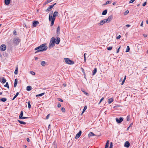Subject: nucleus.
<instances>
[{
  "label": "nucleus",
  "instance_id": "f257e3e1",
  "mask_svg": "<svg viewBox=\"0 0 148 148\" xmlns=\"http://www.w3.org/2000/svg\"><path fill=\"white\" fill-rule=\"evenodd\" d=\"M46 45V44H43L35 48V50H36L35 53H37L39 52L46 51L47 49V47Z\"/></svg>",
  "mask_w": 148,
  "mask_h": 148
},
{
  "label": "nucleus",
  "instance_id": "f03ea898",
  "mask_svg": "<svg viewBox=\"0 0 148 148\" xmlns=\"http://www.w3.org/2000/svg\"><path fill=\"white\" fill-rule=\"evenodd\" d=\"M21 41V39L18 38H16L13 39V42L14 45H17Z\"/></svg>",
  "mask_w": 148,
  "mask_h": 148
},
{
  "label": "nucleus",
  "instance_id": "7ed1b4c3",
  "mask_svg": "<svg viewBox=\"0 0 148 148\" xmlns=\"http://www.w3.org/2000/svg\"><path fill=\"white\" fill-rule=\"evenodd\" d=\"M56 39L54 37H52L50 43L49 45V48L50 47H53L55 46V43Z\"/></svg>",
  "mask_w": 148,
  "mask_h": 148
},
{
  "label": "nucleus",
  "instance_id": "20e7f679",
  "mask_svg": "<svg viewBox=\"0 0 148 148\" xmlns=\"http://www.w3.org/2000/svg\"><path fill=\"white\" fill-rule=\"evenodd\" d=\"M64 60L65 62L68 64H73L74 63L73 61L71 60L69 58H65Z\"/></svg>",
  "mask_w": 148,
  "mask_h": 148
},
{
  "label": "nucleus",
  "instance_id": "39448f33",
  "mask_svg": "<svg viewBox=\"0 0 148 148\" xmlns=\"http://www.w3.org/2000/svg\"><path fill=\"white\" fill-rule=\"evenodd\" d=\"M113 18V16L112 15H110L106 18L104 19L105 22L106 23H109L112 20Z\"/></svg>",
  "mask_w": 148,
  "mask_h": 148
},
{
  "label": "nucleus",
  "instance_id": "423d86ee",
  "mask_svg": "<svg viewBox=\"0 0 148 148\" xmlns=\"http://www.w3.org/2000/svg\"><path fill=\"white\" fill-rule=\"evenodd\" d=\"M52 14H51V15L50 14H49V21H51V26L53 25L54 23V21L55 20L54 19H52Z\"/></svg>",
  "mask_w": 148,
  "mask_h": 148
},
{
  "label": "nucleus",
  "instance_id": "0eeeda50",
  "mask_svg": "<svg viewBox=\"0 0 148 148\" xmlns=\"http://www.w3.org/2000/svg\"><path fill=\"white\" fill-rule=\"evenodd\" d=\"M23 112L22 111H21V112L19 116V118L20 119H27L29 118V117H23Z\"/></svg>",
  "mask_w": 148,
  "mask_h": 148
},
{
  "label": "nucleus",
  "instance_id": "6e6552de",
  "mask_svg": "<svg viewBox=\"0 0 148 148\" xmlns=\"http://www.w3.org/2000/svg\"><path fill=\"white\" fill-rule=\"evenodd\" d=\"M123 117H120L119 119L116 118V122L119 123H120L123 121Z\"/></svg>",
  "mask_w": 148,
  "mask_h": 148
},
{
  "label": "nucleus",
  "instance_id": "1a4fd4ad",
  "mask_svg": "<svg viewBox=\"0 0 148 148\" xmlns=\"http://www.w3.org/2000/svg\"><path fill=\"white\" fill-rule=\"evenodd\" d=\"M56 4V3H54L52 5H51L47 9L45 10L46 12H49L51 10V8H52Z\"/></svg>",
  "mask_w": 148,
  "mask_h": 148
},
{
  "label": "nucleus",
  "instance_id": "9d476101",
  "mask_svg": "<svg viewBox=\"0 0 148 148\" xmlns=\"http://www.w3.org/2000/svg\"><path fill=\"white\" fill-rule=\"evenodd\" d=\"M0 49L2 51H4L6 49V47L5 45H1L0 47Z\"/></svg>",
  "mask_w": 148,
  "mask_h": 148
},
{
  "label": "nucleus",
  "instance_id": "9b49d317",
  "mask_svg": "<svg viewBox=\"0 0 148 148\" xmlns=\"http://www.w3.org/2000/svg\"><path fill=\"white\" fill-rule=\"evenodd\" d=\"M81 134H82V131H80L75 136V138L76 139L80 137V136H81Z\"/></svg>",
  "mask_w": 148,
  "mask_h": 148
},
{
  "label": "nucleus",
  "instance_id": "f8f14e48",
  "mask_svg": "<svg viewBox=\"0 0 148 148\" xmlns=\"http://www.w3.org/2000/svg\"><path fill=\"white\" fill-rule=\"evenodd\" d=\"M130 143L128 141H126L124 144V146L126 147H129L130 146Z\"/></svg>",
  "mask_w": 148,
  "mask_h": 148
},
{
  "label": "nucleus",
  "instance_id": "ddd939ff",
  "mask_svg": "<svg viewBox=\"0 0 148 148\" xmlns=\"http://www.w3.org/2000/svg\"><path fill=\"white\" fill-rule=\"evenodd\" d=\"M58 12L56 11L53 14L52 18V19H55V17L58 15Z\"/></svg>",
  "mask_w": 148,
  "mask_h": 148
},
{
  "label": "nucleus",
  "instance_id": "4468645a",
  "mask_svg": "<svg viewBox=\"0 0 148 148\" xmlns=\"http://www.w3.org/2000/svg\"><path fill=\"white\" fill-rule=\"evenodd\" d=\"M39 24V22L37 21H34L33 23V26L36 27L37 25Z\"/></svg>",
  "mask_w": 148,
  "mask_h": 148
},
{
  "label": "nucleus",
  "instance_id": "2eb2a0df",
  "mask_svg": "<svg viewBox=\"0 0 148 148\" xmlns=\"http://www.w3.org/2000/svg\"><path fill=\"white\" fill-rule=\"evenodd\" d=\"M60 38L59 37H58L57 39H56L55 43L56 44H58L60 42Z\"/></svg>",
  "mask_w": 148,
  "mask_h": 148
},
{
  "label": "nucleus",
  "instance_id": "dca6fc26",
  "mask_svg": "<svg viewBox=\"0 0 148 148\" xmlns=\"http://www.w3.org/2000/svg\"><path fill=\"white\" fill-rule=\"evenodd\" d=\"M11 0H5L4 1V3L6 5H8L10 3Z\"/></svg>",
  "mask_w": 148,
  "mask_h": 148
},
{
  "label": "nucleus",
  "instance_id": "f3484780",
  "mask_svg": "<svg viewBox=\"0 0 148 148\" xmlns=\"http://www.w3.org/2000/svg\"><path fill=\"white\" fill-rule=\"evenodd\" d=\"M106 22L104 19L101 21L100 22L98 23V25H103Z\"/></svg>",
  "mask_w": 148,
  "mask_h": 148
},
{
  "label": "nucleus",
  "instance_id": "a211bd4d",
  "mask_svg": "<svg viewBox=\"0 0 148 148\" xmlns=\"http://www.w3.org/2000/svg\"><path fill=\"white\" fill-rule=\"evenodd\" d=\"M60 27L59 26H58L56 30V33L58 35L60 34Z\"/></svg>",
  "mask_w": 148,
  "mask_h": 148
},
{
  "label": "nucleus",
  "instance_id": "6ab92c4d",
  "mask_svg": "<svg viewBox=\"0 0 148 148\" xmlns=\"http://www.w3.org/2000/svg\"><path fill=\"white\" fill-rule=\"evenodd\" d=\"M81 91L83 92L84 94L87 96L88 95V93L86 92V91L84 90L83 88H81Z\"/></svg>",
  "mask_w": 148,
  "mask_h": 148
},
{
  "label": "nucleus",
  "instance_id": "aec40b11",
  "mask_svg": "<svg viewBox=\"0 0 148 148\" xmlns=\"http://www.w3.org/2000/svg\"><path fill=\"white\" fill-rule=\"evenodd\" d=\"M18 82V79L17 78L15 79L14 81V87H15L16 86Z\"/></svg>",
  "mask_w": 148,
  "mask_h": 148
},
{
  "label": "nucleus",
  "instance_id": "412c9836",
  "mask_svg": "<svg viewBox=\"0 0 148 148\" xmlns=\"http://www.w3.org/2000/svg\"><path fill=\"white\" fill-rule=\"evenodd\" d=\"M95 135L92 132H90L88 134V136L89 137H90Z\"/></svg>",
  "mask_w": 148,
  "mask_h": 148
},
{
  "label": "nucleus",
  "instance_id": "4be33fe9",
  "mask_svg": "<svg viewBox=\"0 0 148 148\" xmlns=\"http://www.w3.org/2000/svg\"><path fill=\"white\" fill-rule=\"evenodd\" d=\"M113 101V100L112 98H110L108 99V103L110 104Z\"/></svg>",
  "mask_w": 148,
  "mask_h": 148
},
{
  "label": "nucleus",
  "instance_id": "5701e85b",
  "mask_svg": "<svg viewBox=\"0 0 148 148\" xmlns=\"http://www.w3.org/2000/svg\"><path fill=\"white\" fill-rule=\"evenodd\" d=\"M109 140H108L107 141L106 143V145H105V148H108V146H109Z\"/></svg>",
  "mask_w": 148,
  "mask_h": 148
},
{
  "label": "nucleus",
  "instance_id": "b1692460",
  "mask_svg": "<svg viewBox=\"0 0 148 148\" xmlns=\"http://www.w3.org/2000/svg\"><path fill=\"white\" fill-rule=\"evenodd\" d=\"M97 71V69L96 68H94V70L93 71V72L92 73V75H94L96 73Z\"/></svg>",
  "mask_w": 148,
  "mask_h": 148
},
{
  "label": "nucleus",
  "instance_id": "393cba45",
  "mask_svg": "<svg viewBox=\"0 0 148 148\" xmlns=\"http://www.w3.org/2000/svg\"><path fill=\"white\" fill-rule=\"evenodd\" d=\"M107 10H105L103 11L102 14L103 15H105L107 14Z\"/></svg>",
  "mask_w": 148,
  "mask_h": 148
},
{
  "label": "nucleus",
  "instance_id": "a878e982",
  "mask_svg": "<svg viewBox=\"0 0 148 148\" xmlns=\"http://www.w3.org/2000/svg\"><path fill=\"white\" fill-rule=\"evenodd\" d=\"M52 0H47L44 2V4L46 5L49 3L50 2H51Z\"/></svg>",
  "mask_w": 148,
  "mask_h": 148
},
{
  "label": "nucleus",
  "instance_id": "bb28decb",
  "mask_svg": "<svg viewBox=\"0 0 148 148\" xmlns=\"http://www.w3.org/2000/svg\"><path fill=\"white\" fill-rule=\"evenodd\" d=\"M27 90L29 91L32 89V87L30 86H29L27 87L26 89Z\"/></svg>",
  "mask_w": 148,
  "mask_h": 148
},
{
  "label": "nucleus",
  "instance_id": "cd10ccee",
  "mask_svg": "<svg viewBox=\"0 0 148 148\" xmlns=\"http://www.w3.org/2000/svg\"><path fill=\"white\" fill-rule=\"evenodd\" d=\"M41 65L42 66H45L46 64V62L45 61H42L41 62Z\"/></svg>",
  "mask_w": 148,
  "mask_h": 148
},
{
  "label": "nucleus",
  "instance_id": "c85d7f7f",
  "mask_svg": "<svg viewBox=\"0 0 148 148\" xmlns=\"http://www.w3.org/2000/svg\"><path fill=\"white\" fill-rule=\"evenodd\" d=\"M18 122L20 123L23 125H25L26 124V123L23 122L22 121H21L20 120H18Z\"/></svg>",
  "mask_w": 148,
  "mask_h": 148
},
{
  "label": "nucleus",
  "instance_id": "c756f323",
  "mask_svg": "<svg viewBox=\"0 0 148 148\" xmlns=\"http://www.w3.org/2000/svg\"><path fill=\"white\" fill-rule=\"evenodd\" d=\"M18 94H19L18 92H17L16 93V95L14 96V97L13 98V99H12V100H14V99L17 97L18 96Z\"/></svg>",
  "mask_w": 148,
  "mask_h": 148
},
{
  "label": "nucleus",
  "instance_id": "7c9ffc66",
  "mask_svg": "<svg viewBox=\"0 0 148 148\" xmlns=\"http://www.w3.org/2000/svg\"><path fill=\"white\" fill-rule=\"evenodd\" d=\"M0 100L3 102H5L6 101L7 99L5 98H2L0 99Z\"/></svg>",
  "mask_w": 148,
  "mask_h": 148
},
{
  "label": "nucleus",
  "instance_id": "2f4dec72",
  "mask_svg": "<svg viewBox=\"0 0 148 148\" xmlns=\"http://www.w3.org/2000/svg\"><path fill=\"white\" fill-rule=\"evenodd\" d=\"M111 3V1H107L103 4V5H106L108 4H110Z\"/></svg>",
  "mask_w": 148,
  "mask_h": 148
},
{
  "label": "nucleus",
  "instance_id": "473e14b6",
  "mask_svg": "<svg viewBox=\"0 0 148 148\" xmlns=\"http://www.w3.org/2000/svg\"><path fill=\"white\" fill-rule=\"evenodd\" d=\"M30 102L29 101L27 102V104L28 105V107L29 109H30L31 108V105L30 103Z\"/></svg>",
  "mask_w": 148,
  "mask_h": 148
},
{
  "label": "nucleus",
  "instance_id": "72a5a7b5",
  "mask_svg": "<svg viewBox=\"0 0 148 148\" xmlns=\"http://www.w3.org/2000/svg\"><path fill=\"white\" fill-rule=\"evenodd\" d=\"M130 47L129 46H127V49L126 52H129L130 51Z\"/></svg>",
  "mask_w": 148,
  "mask_h": 148
},
{
  "label": "nucleus",
  "instance_id": "f704fd0d",
  "mask_svg": "<svg viewBox=\"0 0 148 148\" xmlns=\"http://www.w3.org/2000/svg\"><path fill=\"white\" fill-rule=\"evenodd\" d=\"M6 79L4 78H3L2 79V82L5 83L6 82Z\"/></svg>",
  "mask_w": 148,
  "mask_h": 148
},
{
  "label": "nucleus",
  "instance_id": "c9c22d12",
  "mask_svg": "<svg viewBox=\"0 0 148 148\" xmlns=\"http://www.w3.org/2000/svg\"><path fill=\"white\" fill-rule=\"evenodd\" d=\"M61 110L63 112H65V109L64 107H62L61 108Z\"/></svg>",
  "mask_w": 148,
  "mask_h": 148
},
{
  "label": "nucleus",
  "instance_id": "e433bc0d",
  "mask_svg": "<svg viewBox=\"0 0 148 148\" xmlns=\"http://www.w3.org/2000/svg\"><path fill=\"white\" fill-rule=\"evenodd\" d=\"M87 106H84V109L83 110L82 113H83L86 110V109H87Z\"/></svg>",
  "mask_w": 148,
  "mask_h": 148
},
{
  "label": "nucleus",
  "instance_id": "4c0bfd02",
  "mask_svg": "<svg viewBox=\"0 0 148 148\" xmlns=\"http://www.w3.org/2000/svg\"><path fill=\"white\" fill-rule=\"evenodd\" d=\"M4 86L5 87H7L8 88H9V86L8 82H6V84Z\"/></svg>",
  "mask_w": 148,
  "mask_h": 148
},
{
  "label": "nucleus",
  "instance_id": "58836bf2",
  "mask_svg": "<svg viewBox=\"0 0 148 148\" xmlns=\"http://www.w3.org/2000/svg\"><path fill=\"white\" fill-rule=\"evenodd\" d=\"M129 13V11L128 10H126L124 13V15H126L128 14Z\"/></svg>",
  "mask_w": 148,
  "mask_h": 148
},
{
  "label": "nucleus",
  "instance_id": "ea45409f",
  "mask_svg": "<svg viewBox=\"0 0 148 148\" xmlns=\"http://www.w3.org/2000/svg\"><path fill=\"white\" fill-rule=\"evenodd\" d=\"M81 70H82L83 73L84 74V75L85 76V74L84 70V69L82 68H81Z\"/></svg>",
  "mask_w": 148,
  "mask_h": 148
},
{
  "label": "nucleus",
  "instance_id": "a19ab883",
  "mask_svg": "<svg viewBox=\"0 0 148 148\" xmlns=\"http://www.w3.org/2000/svg\"><path fill=\"white\" fill-rule=\"evenodd\" d=\"M112 47H107V49L108 50H111L112 49Z\"/></svg>",
  "mask_w": 148,
  "mask_h": 148
},
{
  "label": "nucleus",
  "instance_id": "79ce46f5",
  "mask_svg": "<svg viewBox=\"0 0 148 148\" xmlns=\"http://www.w3.org/2000/svg\"><path fill=\"white\" fill-rule=\"evenodd\" d=\"M127 121H129L130 120V116L128 115L127 117Z\"/></svg>",
  "mask_w": 148,
  "mask_h": 148
},
{
  "label": "nucleus",
  "instance_id": "37998d69",
  "mask_svg": "<svg viewBox=\"0 0 148 148\" xmlns=\"http://www.w3.org/2000/svg\"><path fill=\"white\" fill-rule=\"evenodd\" d=\"M30 73L33 75H34L35 74V73L33 71H30Z\"/></svg>",
  "mask_w": 148,
  "mask_h": 148
},
{
  "label": "nucleus",
  "instance_id": "c03bdc74",
  "mask_svg": "<svg viewBox=\"0 0 148 148\" xmlns=\"http://www.w3.org/2000/svg\"><path fill=\"white\" fill-rule=\"evenodd\" d=\"M120 48H121V46H120L118 48V49H117V50L116 51V53H119V50H120Z\"/></svg>",
  "mask_w": 148,
  "mask_h": 148
},
{
  "label": "nucleus",
  "instance_id": "a18cd8bd",
  "mask_svg": "<svg viewBox=\"0 0 148 148\" xmlns=\"http://www.w3.org/2000/svg\"><path fill=\"white\" fill-rule=\"evenodd\" d=\"M104 99V97H102L101 99H100V101L99 103H98L99 104Z\"/></svg>",
  "mask_w": 148,
  "mask_h": 148
},
{
  "label": "nucleus",
  "instance_id": "49530a36",
  "mask_svg": "<svg viewBox=\"0 0 148 148\" xmlns=\"http://www.w3.org/2000/svg\"><path fill=\"white\" fill-rule=\"evenodd\" d=\"M50 115V114H49L47 115V116L46 117V119H49V117Z\"/></svg>",
  "mask_w": 148,
  "mask_h": 148
},
{
  "label": "nucleus",
  "instance_id": "de8ad7c7",
  "mask_svg": "<svg viewBox=\"0 0 148 148\" xmlns=\"http://www.w3.org/2000/svg\"><path fill=\"white\" fill-rule=\"evenodd\" d=\"M45 94V93H42L40 94H39V96L40 97L42 96V95H44Z\"/></svg>",
  "mask_w": 148,
  "mask_h": 148
},
{
  "label": "nucleus",
  "instance_id": "09e8293b",
  "mask_svg": "<svg viewBox=\"0 0 148 148\" xmlns=\"http://www.w3.org/2000/svg\"><path fill=\"white\" fill-rule=\"evenodd\" d=\"M113 146V145L112 144V142H111L110 143V147L112 148Z\"/></svg>",
  "mask_w": 148,
  "mask_h": 148
},
{
  "label": "nucleus",
  "instance_id": "8fccbe9b",
  "mask_svg": "<svg viewBox=\"0 0 148 148\" xmlns=\"http://www.w3.org/2000/svg\"><path fill=\"white\" fill-rule=\"evenodd\" d=\"M121 37V36L120 35H119L118 36L116 37V39H120Z\"/></svg>",
  "mask_w": 148,
  "mask_h": 148
},
{
  "label": "nucleus",
  "instance_id": "3c124183",
  "mask_svg": "<svg viewBox=\"0 0 148 148\" xmlns=\"http://www.w3.org/2000/svg\"><path fill=\"white\" fill-rule=\"evenodd\" d=\"M61 106V105L60 103H58V107L60 108Z\"/></svg>",
  "mask_w": 148,
  "mask_h": 148
},
{
  "label": "nucleus",
  "instance_id": "603ef678",
  "mask_svg": "<svg viewBox=\"0 0 148 148\" xmlns=\"http://www.w3.org/2000/svg\"><path fill=\"white\" fill-rule=\"evenodd\" d=\"M58 100L61 102H63V100L61 98H58Z\"/></svg>",
  "mask_w": 148,
  "mask_h": 148
},
{
  "label": "nucleus",
  "instance_id": "864d4df0",
  "mask_svg": "<svg viewBox=\"0 0 148 148\" xmlns=\"http://www.w3.org/2000/svg\"><path fill=\"white\" fill-rule=\"evenodd\" d=\"M135 0H131L130 1V3H133Z\"/></svg>",
  "mask_w": 148,
  "mask_h": 148
},
{
  "label": "nucleus",
  "instance_id": "5fc2aeb1",
  "mask_svg": "<svg viewBox=\"0 0 148 148\" xmlns=\"http://www.w3.org/2000/svg\"><path fill=\"white\" fill-rule=\"evenodd\" d=\"M18 73V71L17 70H15L14 71V74H15L16 75Z\"/></svg>",
  "mask_w": 148,
  "mask_h": 148
},
{
  "label": "nucleus",
  "instance_id": "6e6d98bb",
  "mask_svg": "<svg viewBox=\"0 0 148 148\" xmlns=\"http://www.w3.org/2000/svg\"><path fill=\"white\" fill-rule=\"evenodd\" d=\"M147 3L146 2H145L144 3H143V6H145L146 4Z\"/></svg>",
  "mask_w": 148,
  "mask_h": 148
},
{
  "label": "nucleus",
  "instance_id": "4d7b16f0",
  "mask_svg": "<svg viewBox=\"0 0 148 148\" xmlns=\"http://www.w3.org/2000/svg\"><path fill=\"white\" fill-rule=\"evenodd\" d=\"M16 31H14V32H13V34H14V35H16Z\"/></svg>",
  "mask_w": 148,
  "mask_h": 148
},
{
  "label": "nucleus",
  "instance_id": "13d9d810",
  "mask_svg": "<svg viewBox=\"0 0 148 148\" xmlns=\"http://www.w3.org/2000/svg\"><path fill=\"white\" fill-rule=\"evenodd\" d=\"M26 140H27V141L28 142H29L30 140L29 138H27Z\"/></svg>",
  "mask_w": 148,
  "mask_h": 148
},
{
  "label": "nucleus",
  "instance_id": "bf43d9fd",
  "mask_svg": "<svg viewBox=\"0 0 148 148\" xmlns=\"http://www.w3.org/2000/svg\"><path fill=\"white\" fill-rule=\"evenodd\" d=\"M131 26V25H130L127 24L126 25V26L127 27H130Z\"/></svg>",
  "mask_w": 148,
  "mask_h": 148
},
{
  "label": "nucleus",
  "instance_id": "052dcab7",
  "mask_svg": "<svg viewBox=\"0 0 148 148\" xmlns=\"http://www.w3.org/2000/svg\"><path fill=\"white\" fill-rule=\"evenodd\" d=\"M125 82V81H124V80H123V81H122V83H121V84L122 85H123V84H124V83Z\"/></svg>",
  "mask_w": 148,
  "mask_h": 148
},
{
  "label": "nucleus",
  "instance_id": "680f3d73",
  "mask_svg": "<svg viewBox=\"0 0 148 148\" xmlns=\"http://www.w3.org/2000/svg\"><path fill=\"white\" fill-rule=\"evenodd\" d=\"M143 21H142L140 24V25L141 26H143Z\"/></svg>",
  "mask_w": 148,
  "mask_h": 148
},
{
  "label": "nucleus",
  "instance_id": "e2e57ef3",
  "mask_svg": "<svg viewBox=\"0 0 148 148\" xmlns=\"http://www.w3.org/2000/svg\"><path fill=\"white\" fill-rule=\"evenodd\" d=\"M143 36L144 37H146L147 36V35L145 34H144L143 35Z\"/></svg>",
  "mask_w": 148,
  "mask_h": 148
},
{
  "label": "nucleus",
  "instance_id": "0e129e2a",
  "mask_svg": "<svg viewBox=\"0 0 148 148\" xmlns=\"http://www.w3.org/2000/svg\"><path fill=\"white\" fill-rule=\"evenodd\" d=\"M86 53H85L84 54V58H86Z\"/></svg>",
  "mask_w": 148,
  "mask_h": 148
},
{
  "label": "nucleus",
  "instance_id": "69168bd1",
  "mask_svg": "<svg viewBox=\"0 0 148 148\" xmlns=\"http://www.w3.org/2000/svg\"><path fill=\"white\" fill-rule=\"evenodd\" d=\"M126 76H125L123 80H124V81H125L126 79Z\"/></svg>",
  "mask_w": 148,
  "mask_h": 148
},
{
  "label": "nucleus",
  "instance_id": "338daca9",
  "mask_svg": "<svg viewBox=\"0 0 148 148\" xmlns=\"http://www.w3.org/2000/svg\"><path fill=\"white\" fill-rule=\"evenodd\" d=\"M116 4V3L115 2H114L113 3H112V4L113 5H115V4Z\"/></svg>",
  "mask_w": 148,
  "mask_h": 148
},
{
  "label": "nucleus",
  "instance_id": "774afa93",
  "mask_svg": "<svg viewBox=\"0 0 148 148\" xmlns=\"http://www.w3.org/2000/svg\"><path fill=\"white\" fill-rule=\"evenodd\" d=\"M23 147L25 148H26L27 147V146L25 145H23Z\"/></svg>",
  "mask_w": 148,
  "mask_h": 148
}]
</instances>
